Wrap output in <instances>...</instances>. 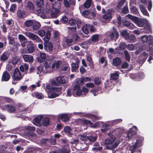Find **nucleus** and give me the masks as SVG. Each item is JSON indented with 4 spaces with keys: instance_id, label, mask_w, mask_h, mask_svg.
Wrapping results in <instances>:
<instances>
[{
    "instance_id": "obj_8",
    "label": "nucleus",
    "mask_w": 153,
    "mask_h": 153,
    "mask_svg": "<svg viewBox=\"0 0 153 153\" xmlns=\"http://www.w3.org/2000/svg\"><path fill=\"white\" fill-rule=\"evenodd\" d=\"M114 12V10L112 8L107 10L104 14L102 18L106 20L110 19L112 18V13H113Z\"/></svg>"
},
{
    "instance_id": "obj_34",
    "label": "nucleus",
    "mask_w": 153,
    "mask_h": 153,
    "mask_svg": "<svg viewBox=\"0 0 153 153\" xmlns=\"http://www.w3.org/2000/svg\"><path fill=\"white\" fill-rule=\"evenodd\" d=\"M99 35L96 34L92 35L91 37V42L90 43H94L98 42L99 41Z\"/></svg>"
},
{
    "instance_id": "obj_20",
    "label": "nucleus",
    "mask_w": 153,
    "mask_h": 153,
    "mask_svg": "<svg viewBox=\"0 0 153 153\" xmlns=\"http://www.w3.org/2000/svg\"><path fill=\"white\" fill-rule=\"evenodd\" d=\"M9 56L7 52H4L1 56L0 59L1 61L5 62L8 60Z\"/></svg>"
},
{
    "instance_id": "obj_10",
    "label": "nucleus",
    "mask_w": 153,
    "mask_h": 153,
    "mask_svg": "<svg viewBox=\"0 0 153 153\" xmlns=\"http://www.w3.org/2000/svg\"><path fill=\"white\" fill-rule=\"evenodd\" d=\"M44 48L45 50L48 52L51 51L52 50L53 44L51 42L44 41Z\"/></svg>"
},
{
    "instance_id": "obj_30",
    "label": "nucleus",
    "mask_w": 153,
    "mask_h": 153,
    "mask_svg": "<svg viewBox=\"0 0 153 153\" xmlns=\"http://www.w3.org/2000/svg\"><path fill=\"white\" fill-rule=\"evenodd\" d=\"M138 140H137L136 143L134 145H131L129 147V150L131 151V152L133 153L135 152L136 149L137 148Z\"/></svg>"
},
{
    "instance_id": "obj_28",
    "label": "nucleus",
    "mask_w": 153,
    "mask_h": 153,
    "mask_svg": "<svg viewBox=\"0 0 153 153\" xmlns=\"http://www.w3.org/2000/svg\"><path fill=\"white\" fill-rule=\"evenodd\" d=\"M147 22L146 19H139L136 25L139 27H143L146 24Z\"/></svg>"
},
{
    "instance_id": "obj_19",
    "label": "nucleus",
    "mask_w": 153,
    "mask_h": 153,
    "mask_svg": "<svg viewBox=\"0 0 153 153\" xmlns=\"http://www.w3.org/2000/svg\"><path fill=\"white\" fill-rule=\"evenodd\" d=\"M42 118V116L41 115L35 117L33 120V123L37 126H39L40 125L41 121Z\"/></svg>"
},
{
    "instance_id": "obj_42",
    "label": "nucleus",
    "mask_w": 153,
    "mask_h": 153,
    "mask_svg": "<svg viewBox=\"0 0 153 153\" xmlns=\"http://www.w3.org/2000/svg\"><path fill=\"white\" fill-rule=\"evenodd\" d=\"M144 27V31H143L147 33H149L151 32V30L149 25L148 23L147 22L146 24L145 25Z\"/></svg>"
},
{
    "instance_id": "obj_56",
    "label": "nucleus",
    "mask_w": 153,
    "mask_h": 153,
    "mask_svg": "<svg viewBox=\"0 0 153 153\" xmlns=\"http://www.w3.org/2000/svg\"><path fill=\"white\" fill-rule=\"evenodd\" d=\"M51 33L50 30H48L46 32V35L44 38V41H48L51 37Z\"/></svg>"
},
{
    "instance_id": "obj_58",
    "label": "nucleus",
    "mask_w": 153,
    "mask_h": 153,
    "mask_svg": "<svg viewBox=\"0 0 153 153\" xmlns=\"http://www.w3.org/2000/svg\"><path fill=\"white\" fill-rule=\"evenodd\" d=\"M100 62L101 64H103V63H104V64L103 66L104 68L106 67L108 65L107 60L105 59L104 57H101Z\"/></svg>"
},
{
    "instance_id": "obj_15",
    "label": "nucleus",
    "mask_w": 153,
    "mask_h": 153,
    "mask_svg": "<svg viewBox=\"0 0 153 153\" xmlns=\"http://www.w3.org/2000/svg\"><path fill=\"white\" fill-rule=\"evenodd\" d=\"M36 11L39 14H40V16L42 18H44L45 17V10L43 7H37Z\"/></svg>"
},
{
    "instance_id": "obj_55",
    "label": "nucleus",
    "mask_w": 153,
    "mask_h": 153,
    "mask_svg": "<svg viewBox=\"0 0 153 153\" xmlns=\"http://www.w3.org/2000/svg\"><path fill=\"white\" fill-rule=\"evenodd\" d=\"M121 13L124 14H127L129 13L128 8L127 5H125L121 10Z\"/></svg>"
},
{
    "instance_id": "obj_4",
    "label": "nucleus",
    "mask_w": 153,
    "mask_h": 153,
    "mask_svg": "<svg viewBox=\"0 0 153 153\" xmlns=\"http://www.w3.org/2000/svg\"><path fill=\"white\" fill-rule=\"evenodd\" d=\"M12 84L15 85L17 83L16 82L20 81L22 79L21 74L18 68H16L15 69L14 73L12 75Z\"/></svg>"
},
{
    "instance_id": "obj_54",
    "label": "nucleus",
    "mask_w": 153,
    "mask_h": 153,
    "mask_svg": "<svg viewBox=\"0 0 153 153\" xmlns=\"http://www.w3.org/2000/svg\"><path fill=\"white\" fill-rule=\"evenodd\" d=\"M7 37L9 40V43L10 45H14L15 44V42L14 38L11 36L10 35H8Z\"/></svg>"
},
{
    "instance_id": "obj_60",
    "label": "nucleus",
    "mask_w": 153,
    "mask_h": 153,
    "mask_svg": "<svg viewBox=\"0 0 153 153\" xmlns=\"http://www.w3.org/2000/svg\"><path fill=\"white\" fill-rule=\"evenodd\" d=\"M49 142L50 144L55 145L56 143V140L53 136H51V138L49 139Z\"/></svg>"
},
{
    "instance_id": "obj_46",
    "label": "nucleus",
    "mask_w": 153,
    "mask_h": 153,
    "mask_svg": "<svg viewBox=\"0 0 153 153\" xmlns=\"http://www.w3.org/2000/svg\"><path fill=\"white\" fill-rule=\"evenodd\" d=\"M119 75L117 72L114 73H112L111 74L110 79L112 80H115L119 78Z\"/></svg>"
},
{
    "instance_id": "obj_1",
    "label": "nucleus",
    "mask_w": 153,
    "mask_h": 153,
    "mask_svg": "<svg viewBox=\"0 0 153 153\" xmlns=\"http://www.w3.org/2000/svg\"><path fill=\"white\" fill-rule=\"evenodd\" d=\"M141 40L143 45L139 47L140 50L141 51L146 50L148 51V49H150V55L151 56H153V49H151L153 46V37L150 35L148 36L145 35H143L141 37Z\"/></svg>"
},
{
    "instance_id": "obj_64",
    "label": "nucleus",
    "mask_w": 153,
    "mask_h": 153,
    "mask_svg": "<svg viewBox=\"0 0 153 153\" xmlns=\"http://www.w3.org/2000/svg\"><path fill=\"white\" fill-rule=\"evenodd\" d=\"M76 20L72 18H71L68 21V24L71 26H76Z\"/></svg>"
},
{
    "instance_id": "obj_61",
    "label": "nucleus",
    "mask_w": 153,
    "mask_h": 153,
    "mask_svg": "<svg viewBox=\"0 0 153 153\" xmlns=\"http://www.w3.org/2000/svg\"><path fill=\"white\" fill-rule=\"evenodd\" d=\"M76 24L78 28L80 29L83 25V22L80 19H78L76 21Z\"/></svg>"
},
{
    "instance_id": "obj_26",
    "label": "nucleus",
    "mask_w": 153,
    "mask_h": 153,
    "mask_svg": "<svg viewBox=\"0 0 153 153\" xmlns=\"http://www.w3.org/2000/svg\"><path fill=\"white\" fill-rule=\"evenodd\" d=\"M112 62L113 64L116 66H119L122 63L121 59L119 57H116L113 59Z\"/></svg>"
},
{
    "instance_id": "obj_5",
    "label": "nucleus",
    "mask_w": 153,
    "mask_h": 153,
    "mask_svg": "<svg viewBox=\"0 0 153 153\" xmlns=\"http://www.w3.org/2000/svg\"><path fill=\"white\" fill-rule=\"evenodd\" d=\"M26 36L29 38L30 39L33 41L34 42H40L42 40L37 35L31 32H27L25 33Z\"/></svg>"
},
{
    "instance_id": "obj_17",
    "label": "nucleus",
    "mask_w": 153,
    "mask_h": 153,
    "mask_svg": "<svg viewBox=\"0 0 153 153\" xmlns=\"http://www.w3.org/2000/svg\"><path fill=\"white\" fill-rule=\"evenodd\" d=\"M79 61H77L75 63H72L71 64V71L72 72H76L77 70V71L78 72V68L79 67Z\"/></svg>"
},
{
    "instance_id": "obj_12",
    "label": "nucleus",
    "mask_w": 153,
    "mask_h": 153,
    "mask_svg": "<svg viewBox=\"0 0 153 153\" xmlns=\"http://www.w3.org/2000/svg\"><path fill=\"white\" fill-rule=\"evenodd\" d=\"M27 45V50L29 53H32L34 51V45L33 42L31 41H28Z\"/></svg>"
},
{
    "instance_id": "obj_37",
    "label": "nucleus",
    "mask_w": 153,
    "mask_h": 153,
    "mask_svg": "<svg viewBox=\"0 0 153 153\" xmlns=\"http://www.w3.org/2000/svg\"><path fill=\"white\" fill-rule=\"evenodd\" d=\"M126 0H120L118 2L115 8L117 10H119L121 9V7L124 4Z\"/></svg>"
},
{
    "instance_id": "obj_62",
    "label": "nucleus",
    "mask_w": 153,
    "mask_h": 153,
    "mask_svg": "<svg viewBox=\"0 0 153 153\" xmlns=\"http://www.w3.org/2000/svg\"><path fill=\"white\" fill-rule=\"evenodd\" d=\"M40 26V24L39 22H37L36 24H34L33 26V29L34 30H38L39 29Z\"/></svg>"
},
{
    "instance_id": "obj_7",
    "label": "nucleus",
    "mask_w": 153,
    "mask_h": 153,
    "mask_svg": "<svg viewBox=\"0 0 153 153\" xmlns=\"http://www.w3.org/2000/svg\"><path fill=\"white\" fill-rule=\"evenodd\" d=\"M113 31L111 32L108 36L110 37L111 40H114L116 41L119 37V33L116 29L114 27H113Z\"/></svg>"
},
{
    "instance_id": "obj_29",
    "label": "nucleus",
    "mask_w": 153,
    "mask_h": 153,
    "mask_svg": "<svg viewBox=\"0 0 153 153\" xmlns=\"http://www.w3.org/2000/svg\"><path fill=\"white\" fill-rule=\"evenodd\" d=\"M65 42L68 47L72 46L75 43V42H74L73 39L72 38H66L65 40Z\"/></svg>"
},
{
    "instance_id": "obj_47",
    "label": "nucleus",
    "mask_w": 153,
    "mask_h": 153,
    "mask_svg": "<svg viewBox=\"0 0 153 153\" xmlns=\"http://www.w3.org/2000/svg\"><path fill=\"white\" fill-rule=\"evenodd\" d=\"M50 119L49 118L45 117L43 119L42 121V124L43 126H47L49 125Z\"/></svg>"
},
{
    "instance_id": "obj_45",
    "label": "nucleus",
    "mask_w": 153,
    "mask_h": 153,
    "mask_svg": "<svg viewBox=\"0 0 153 153\" xmlns=\"http://www.w3.org/2000/svg\"><path fill=\"white\" fill-rule=\"evenodd\" d=\"M88 118L91 119L93 122H95L96 120H98L100 119L99 117L92 114H88Z\"/></svg>"
},
{
    "instance_id": "obj_43",
    "label": "nucleus",
    "mask_w": 153,
    "mask_h": 153,
    "mask_svg": "<svg viewBox=\"0 0 153 153\" xmlns=\"http://www.w3.org/2000/svg\"><path fill=\"white\" fill-rule=\"evenodd\" d=\"M61 4L59 2H55L54 4H52L51 9L52 10H59L60 8Z\"/></svg>"
},
{
    "instance_id": "obj_13",
    "label": "nucleus",
    "mask_w": 153,
    "mask_h": 153,
    "mask_svg": "<svg viewBox=\"0 0 153 153\" xmlns=\"http://www.w3.org/2000/svg\"><path fill=\"white\" fill-rule=\"evenodd\" d=\"M23 58L25 61L28 62L30 64H32L34 61L33 57L30 55H24Z\"/></svg>"
},
{
    "instance_id": "obj_39",
    "label": "nucleus",
    "mask_w": 153,
    "mask_h": 153,
    "mask_svg": "<svg viewBox=\"0 0 153 153\" xmlns=\"http://www.w3.org/2000/svg\"><path fill=\"white\" fill-rule=\"evenodd\" d=\"M92 2V0H86L82 6L84 7L85 8L88 9L91 7Z\"/></svg>"
},
{
    "instance_id": "obj_16",
    "label": "nucleus",
    "mask_w": 153,
    "mask_h": 153,
    "mask_svg": "<svg viewBox=\"0 0 153 153\" xmlns=\"http://www.w3.org/2000/svg\"><path fill=\"white\" fill-rule=\"evenodd\" d=\"M37 73L38 74H41V72L43 73H49L48 71H47V69L45 66H43V65H40L37 67Z\"/></svg>"
},
{
    "instance_id": "obj_6",
    "label": "nucleus",
    "mask_w": 153,
    "mask_h": 153,
    "mask_svg": "<svg viewBox=\"0 0 153 153\" xmlns=\"http://www.w3.org/2000/svg\"><path fill=\"white\" fill-rule=\"evenodd\" d=\"M1 109L3 111L7 110L10 113H16V108L15 107L12 105L8 104L1 107Z\"/></svg>"
},
{
    "instance_id": "obj_53",
    "label": "nucleus",
    "mask_w": 153,
    "mask_h": 153,
    "mask_svg": "<svg viewBox=\"0 0 153 153\" xmlns=\"http://www.w3.org/2000/svg\"><path fill=\"white\" fill-rule=\"evenodd\" d=\"M17 15L18 17L20 19H22L25 17L24 13L20 10H17Z\"/></svg>"
},
{
    "instance_id": "obj_59",
    "label": "nucleus",
    "mask_w": 153,
    "mask_h": 153,
    "mask_svg": "<svg viewBox=\"0 0 153 153\" xmlns=\"http://www.w3.org/2000/svg\"><path fill=\"white\" fill-rule=\"evenodd\" d=\"M24 24L27 27H29L33 25V22L32 20H28L26 21Z\"/></svg>"
},
{
    "instance_id": "obj_57",
    "label": "nucleus",
    "mask_w": 153,
    "mask_h": 153,
    "mask_svg": "<svg viewBox=\"0 0 153 153\" xmlns=\"http://www.w3.org/2000/svg\"><path fill=\"white\" fill-rule=\"evenodd\" d=\"M20 58L19 57H15L13 58L12 59V63L14 65H16L18 62L19 61Z\"/></svg>"
},
{
    "instance_id": "obj_32",
    "label": "nucleus",
    "mask_w": 153,
    "mask_h": 153,
    "mask_svg": "<svg viewBox=\"0 0 153 153\" xmlns=\"http://www.w3.org/2000/svg\"><path fill=\"white\" fill-rule=\"evenodd\" d=\"M32 96L35 97L38 99H42L44 98V95L42 93L35 92L32 94Z\"/></svg>"
},
{
    "instance_id": "obj_21",
    "label": "nucleus",
    "mask_w": 153,
    "mask_h": 153,
    "mask_svg": "<svg viewBox=\"0 0 153 153\" xmlns=\"http://www.w3.org/2000/svg\"><path fill=\"white\" fill-rule=\"evenodd\" d=\"M126 17L131 20L136 24H137L139 19L138 17L133 16L130 14H128L126 15Z\"/></svg>"
},
{
    "instance_id": "obj_23",
    "label": "nucleus",
    "mask_w": 153,
    "mask_h": 153,
    "mask_svg": "<svg viewBox=\"0 0 153 153\" xmlns=\"http://www.w3.org/2000/svg\"><path fill=\"white\" fill-rule=\"evenodd\" d=\"M148 53H146L145 52H143L140 54V60L142 63H143L148 57Z\"/></svg>"
},
{
    "instance_id": "obj_2",
    "label": "nucleus",
    "mask_w": 153,
    "mask_h": 153,
    "mask_svg": "<svg viewBox=\"0 0 153 153\" xmlns=\"http://www.w3.org/2000/svg\"><path fill=\"white\" fill-rule=\"evenodd\" d=\"M116 138L114 135H111L105 140V145L107 149L113 150L117 148L120 143L119 140L116 142Z\"/></svg>"
},
{
    "instance_id": "obj_25",
    "label": "nucleus",
    "mask_w": 153,
    "mask_h": 153,
    "mask_svg": "<svg viewBox=\"0 0 153 153\" xmlns=\"http://www.w3.org/2000/svg\"><path fill=\"white\" fill-rule=\"evenodd\" d=\"M58 118L64 122L67 121L69 119L68 115L67 114H63L59 115Z\"/></svg>"
},
{
    "instance_id": "obj_44",
    "label": "nucleus",
    "mask_w": 153,
    "mask_h": 153,
    "mask_svg": "<svg viewBox=\"0 0 153 153\" xmlns=\"http://www.w3.org/2000/svg\"><path fill=\"white\" fill-rule=\"evenodd\" d=\"M13 149V147L11 145H8L4 146V153H11Z\"/></svg>"
},
{
    "instance_id": "obj_9",
    "label": "nucleus",
    "mask_w": 153,
    "mask_h": 153,
    "mask_svg": "<svg viewBox=\"0 0 153 153\" xmlns=\"http://www.w3.org/2000/svg\"><path fill=\"white\" fill-rule=\"evenodd\" d=\"M18 38L19 42L21 43V45L23 47H25L26 46V43L27 42V38L22 34H19Z\"/></svg>"
},
{
    "instance_id": "obj_49",
    "label": "nucleus",
    "mask_w": 153,
    "mask_h": 153,
    "mask_svg": "<svg viewBox=\"0 0 153 153\" xmlns=\"http://www.w3.org/2000/svg\"><path fill=\"white\" fill-rule=\"evenodd\" d=\"M128 34H129L126 30H122L120 31V36L126 39Z\"/></svg>"
},
{
    "instance_id": "obj_33",
    "label": "nucleus",
    "mask_w": 153,
    "mask_h": 153,
    "mask_svg": "<svg viewBox=\"0 0 153 153\" xmlns=\"http://www.w3.org/2000/svg\"><path fill=\"white\" fill-rule=\"evenodd\" d=\"M110 126L107 124H103L101 128V130L102 132L105 133L110 129Z\"/></svg>"
},
{
    "instance_id": "obj_35",
    "label": "nucleus",
    "mask_w": 153,
    "mask_h": 153,
    "mask_svg": "<svg viewBox=\"0 0 153 153\" xmlns=\"http://www.w3.org/2000/svg\"><path fill=\"white\" fill-rule=\"evenodd\" d=\"M79 122L80 123L83 124V125H89L91 126H92L93 124V123L90 121L87 120L85 119H80Z\"/></svg>"
},
{
    "instance_id": "obj_52",
    "label": "nucleus",
    "mask_w": 153,
    "mask_h": 153,
    "mask_svg": "<svg viewBox=\"0 0 153 153\" xmlns=\"http://www.w3.org/2000/svg\"><path fill=\"white\" fill-rule=\"evenodd\" d=\"M64 130L66 133V134L70 137H71L72 136V134L71 132V129L70 127L68 126H65L64 128Z\"/></svg>"
},
{
    "instance_id": "obj_50",
    "label": "nucleus",
    "mask_w": 153,
    "mask_h": 153,
    "mask_svg": "<svg viewBox=\"0 0 153 153\" xmlns=\"http://www.w3.org/2000/svg\"><path fill=\"white\" fill-rule=\"evenodd\" d=\"M131 13L137 15L138 13V11L135 6H132L130 8Z\"/></svg>"
},
{
    "instance_id": "obj_3",
    "label": "nucleus",
    "mask_w": 153,
    "mask_h": 153,
    "mask_svg": "<svg viewBox=\"0 0 153 153\" xmlns=\"http://www.w3.org/2000/svg\"><path fill=\"white\" fill-rule=\"evenodd\" d=\"M55 58L53 56H51L46 60L44 66L49 73H51L53 71V69L55 67V62H53L51 65Z\"/></svg>"
},
{
    "instance_id": "obj_24",
    "label": "nucleus",
    "mask_w": 153,
    "mask_h": 153,
    "mask_svg": "<svg viewBox=\"0 0 153 153\" xmlns=\"http://www.w3.org/2000/svg\"><path fill=\"white\" fill-rule=\"evenodd\" d=\"M123 25L124 26L131 30H132L135 27L133 24L131 23L130 22L127 21H126L124 22Z\"/></svg>"
},
{
    "instance_id": "obj_14",
    "label": "nucleus",
    "mask_w": 153,
    "mask_h": 153,
    "mask_svg": "<svg viewBox=\"0 0 153 153\" xmlns=\"http://www.w3.org/2000/svg\"><path fill=\"white\" fill-rule=\"evenodd\" d=\"M10 78V76L9 74L7 71H5L3 74L1 80L2 81L7 82L9 80Z\"/></svg>"
},
{
    "instance_id": "obj_22",
    "label": "nucleus",
    "mask_w": 153,
    "mask_h": 153,
    "mask_svg": "<svg viewBox=\"0 0 153 153\" xmlns=\"http://www.w3.org/2000/svg\"><path fill=\"white\" fill-rule=\"evenodd\" d=\"M90 24H86L82 27V31L85 34L87 35L89 33L88 29L90 28Z\"/></svg>"
},
{
    "instance_id": "obj_36",
    "label": "nucleus",
    "mask_w": 153,
    "mask_h": 153,
    "mask_svg": "<svg viewBox=\"0 0 153 153\" xmlns=\"http://www.w3.org/2000/svg\"><path fill=\"white\" fill-rule=\"evenodd\" d=\"M71 150L69 148L64 147L60 149L57 153H70ZM51 153H57L56 152H53Z\"/></svg>"
},
{
    "instance_id": "obj_31",
    "label": "nucleus",
    "mask_w": 153,
    "mask_h": 153,
    "mask_svg": "<svg viewBox=\"0 0 153 153\" xmlns=\"http://www.w3.org/2000/svg\"><path fill=\"white\" fill-rule=\"evenodd\" d=\"M49 11L51 13V16L52 18L56 17L58 16V13L60 12L59 10H52V9L50 10Z\"/></svg>"
},
{
    "instance_id": "obj_51",
    "label": "nucleus",
    "mask_w": 153,
    "mask_h": 153,
    "mask_svg": "<svg viewBox=\"0 0 153 153\" xmlns=\"http://www.w3.org/2000/svg\"><path fill=\"white\" fill-rule=\"evenodd\" d=\"M80 139L82 141H84V143L86 144L87 145H87H88V143H87L88 142V136H85L83 135H80Z\"/></svg>"
},
{
    "instance_id": "obj_11",
    "label": "nucleus",
    "mask_w": 153,
    "mask_h": 153,
    "mask_svg": "<svg viewBox=\"0 0 153 153\" xmlns=\"http://www.w3.org/2000/svg\"><path fill=\"white\" fill-rule=\"evenodd\" d=\"M88 142L87 143L88 145L91 144L92 143L96 141L97 138V136L95 134H92L88 136Z\"/></svg>"
},
{
    "instance_id": "obj_38",
    "label": "nucleus",
    "mask_w": 153,
    "mask_h": 153,
    "mask_svg": "<svg viewBox=\"0 0 153 153\" xmlns=\"http://www.w3.org/2000/svg\"><path fill=\"white\" fill-rule=\"evenodd\" d=\"M139 7L140 10L143 15L148 16H149V14L148 13L147 10L145 8L143 7L142 4H140Z\"/></svg>"
},
{
    "instance_id": "obj_40",
    "label": "nucleus",
    "mask_w": 153,
    "mask_h": 153,
    "mask_svg": "<svg viewBox=\"0 0 153 153\" xmlns=\"http://www.w3.org/2000/svg\"><path fill=\"white\" fill-rule=\"evenodd\" d=\"M136 38L134 35L128 34L126 40L129 42H134L135 41Z\"/></svg>"
},
{
    "instance_id": "obj_63",
    "label": "nucleus",
    "mask_w": 153,
    "mask_h": 153,
    "mask_svg": "<svg viewBox=\"0 0 153 153\" xmlns=\"http://www.w3.org/2000/svg\"><path fill=\"white\" fill-rule=\"evenodd\" d=\"M17 6L15 4H13L11 5L10 9V11L12 13H14L16 9Z\"/></svg>"
},
{
    "instance_id": "obj_41",
    "label": "nucleus",
    "mask_w": 153,
    "mask_h": 153,
    "mask_svg": "<svg viewBox=\"0 0 153 153\" xmlns=\"http://www.w3.org/2000/svg\"><path fill=\"white\" fill-rule=\"evenodd\" d=\"M91 81V79L89 77H86L84 78V77L82 76V77L80 79V83L81 85H83L84 84V82H90Z\"/></svg>"
},
{
    "instance_id": "obj_48",
    "label": "nucleus",
    "mask_w": 153,
    "mask_h": 153,
    "mask_svg": "<svg viewBox=\"0 0 153 153\" xmlns=\"http://www.w3.org/2000/svg\"><path fill=\"white\" fill-rule=\"evenodd\" d=\"M29 68V65L27 64H25L24 65H21L19 69L22 72H23L25 71H27Z\"/></svg>"
},
{
    "instance_id": "obj_27",
    "label": "nucleus",
    "mask_w": 153,
    "mask_h": 153,
    "mask_svg": "<svg viewBox=\"0 0 153 153\" xmlns=\"http://www.w3.org/2000/svg\"><path fill=\"white\" fill-rule=\"evenodd\" d=\"M65 76H60L56 77V80L57 82L60 84H64L65 83L66 80Z\"/></svg>"
},
{
    "instance_id": "obj_18",
    "label": "nucleus",
    "mask_w": 153,
    "mask_h": 153,
    "mask_svg": "<svg viewBox=\"0 0 153 153\" xmlns=\"http://www.w3.org/2000/svg\"><path fill=\"white\" fill-rule=\"evenodd\" d=\"M46 57V54L44 53H41L37 57V61L40 63L44 62L45 61Z\"/></svg>"
}]
</instances>
